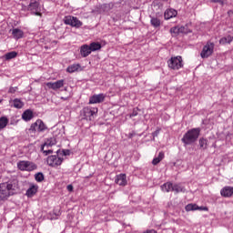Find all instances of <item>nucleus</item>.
Here are the masks:
<instances>
[{
	"label": "nucleus",
	"instance_id": "1",
	"mask_svg": "<svg viewBox=\"0 0 233 233\" xmlns=\"http://www.w3.org/2000/svg\"><path fill=\"white\" fill-rule=\"evenodd\" d=\"M19 190L17 181H8L0 184V201H6L10 196H14Z\"/></svg>",
	"mask_w": 233,
	"mask_h": 233
},
{
	"label": "nucleus",
	"instance_id": "2",
	"mask_svg": "<svg viewBox=\"0 0 233 233\" xmlns=\"http://www.w3.org/2000/svg\"><path fill=\"white\" fill-rule=\"evenodd\" d=\"M199 134H201V129L192 128L185 133L181 138V141L184 143V145H192L198 141Z\"/></svg>",
	"mask_w": 233,
	"mask_h": 233
},
{
	"label": "nucleus",
	"instance_id": "3",
	"mask_svg": "<svg viewBox=\"0 0 233 233\" xmlns=\"http://www.w3.org/2000/svg\"><path fill=\"white\" fill-rule=\"evenodd\" d=\"M167 64L172 70H179V68H183V58L181 56L171 57Z\"/></svg>",
	"mask_w": 233,
	"mask_h": 233
},
{
	"label": "nucleus",
	"instance_id": "4",
	"mask_svg": "<svg viewBox=\"0 0 233 233\" xmlns=\"http://www.w3.org/2000/svg\"><path fill=\"white\" fill-rule=\"evenodd\" d=\"M17 167L22 171L25 170L27 172H32V170H35V168H37V166L34 162L23 160L17 163Z\"/></svg>",
	"mask_w": 233,
	"mask_h": 233
},
{
	"label": "nucleus",
	"instance_id": "5",
	"mask_svg": "<svg viewBox=\"0 0 233 233\" xmlns=\"http://www.w3.org/2000/svg\"><path fill=\"white\" fill-rule=\"evenodd\" d=\"M96 114H97V108L96 107H84L80 113L84 119H89V121H92V117H94Z\"/></svg>",
	"mask_w": 233,
	"mask_h": 233
},
{
	"label": "nucleus",
	"instance_id": "6",
	"mask_svg": "<svg viewBox=\"0 0 233 233\" xmlns=\"http://www.w3.org/2000/svg\"><path fill=\"white\" fill-rule=\"evenodd\" d=\"M211 54H214V43L208 42L207 45L203 47L200 56L203 59H205L207 57H210Z\"/></svg>",
	"mask_w": 233,
	"mask_h": 233
},
{
	"label": "nucleus",
	"instance_id": "7",
	"mask_svg": "<svg viewBox=\"0 0 233 233\" xmlns=\"http://www.w3.org/2000/svg\"><path fill=\"white\" fill-rule=\"evenodd\" d=\"M56 138L51 137L48 138L45 144L42 146L41 150L43 151L44 156H48V154H53V150L52 149H46L48 148V147H54V145H56Z\"/></svg>",
	"mask_w": 233,
	"mask_h": 233
},
{
	"label": "nucleus",
	"instance_id": "8",
	"mask_svg": "<svg viewBox=\"0 0 233 233\" xmlns=\"http://www.w3.org/2000/svg\"><path fill=\"white\" fill-rule=\"evenodd\" d=\"M65 25H70V26H75L76 28H79V26H83V23L77 19V17L74 16H66L64 18Z\"/></svg>",
	"mask_w": 233,
	"mask_h": 233
},
{
	"label": "nucleus",
	"instance_id": "9",
	"mask_svg": "<svg viewBox=\"0 0 233 233\" xmlns=\"http://www.w3.org/2000/svg\"><path fill=\"white\" fill-rule=\"evenodd\" d=\"M47 165H49V167H59L61 166V164L63 163V158L57 157V156H49L47 157Z\"/></svg>",
	"mask_w": 233,
	"mask_h": 233
},
{
	"label": "nucleus",
	"instance_id": "10",
	"mask_svg": "<svg viewBox=\"0 0 233 233\" xmlns=\"http://www.w3.org/2000/svg\"><path fill=\"white\" fill-rule=\"evenodd\" d=\"M46 86L51 90H59V88H63L65 86V80L61 79L56 82H47Z\"/></svg>",
	"mask_w": 233,
	"mask_h": 233
},
{
	"label": "nucleus",
	"instance_id": "11",
	"mask_svg": "<svg viewBox=\"0 0 233 233\" xmlns=\"http://www.w3.org/2000/svg\"><path fill=\"white\" fill-rule=\"evenodd\" d=\"M106 96L104 94L94 95L89 98V105H96L97 103H103Z\"/></svg>",
	"mask_w": 233,
	"mask_h": 233
},
{
	"label": "nucleus",
	"instance_id": "12",
	"mask_svg": "<svg viewBox=\"0 0 233 233\" xmlns=\"http://www.w3.org/2000/svg\"><path fill=\"white\" fill-rule=\"evenodd\" d=\"M28 10L34 12L35 15H41V13H39V2L37 1L31 2L28 5Z\"/></svg>",
	"mask_w": 233,
	"mask_h": 233
},
{
	"label": "nucleus",
	"instance_id": "13",
	"mask_svg": "<svg viewBox=\"0 0 233 233\" xmlns=\"http://www.w3.org/2000/svg\"><path fill=\"white\" fill-rule=\"evenodd\" d=\"M14 39H23V37L25 36V32H23V30L19 29V28H13L10 30Z\"/></svg>",
	"mask_w": 233,
	"mask_h": 233
},
{
	"label": "nucleus",
	"instance_id": "14",
	"mask_svg": "<svg viewBox=\"0 0 233 233\" xmlns=\"http://www.w3.org/2000/svg\"><path fill=\"white\" fill-rule=\"evenodd\" d=\"M185 208L187 212H190L192 210H208V208L198 207L197 204H187Z\"/></svg>",
	"mask_w": 233,
	"mask_h": 233
},
{
	"label": "nucleus",
	"instance_id": "15",
	"mask_svg": "<svg viewBox=\"0 0 233 233\" xmlns=\"http://www.w3.org/2000/svg\"><path fill=\"white\" fill-rule=\"evenodd\" d=\"M80 54H81L82 57H88V56L92 54V50L90 49V46L83 45L80 47Z\"/></svg>",
	"mask_w": 233,
	"mask_h": 233
},
{
	"label": "nucleus",
	"instance_id": "16",
	"mask_svg": "<svg viewBox=\"0 0 233 233\" xmlns=\"http://www.w3.org/2000/svg\"><path fill=\"white\" fill-rule=\"evenodd\" d=\"M115 182L116 183V185H119L120 187H125L127 185V175H117Z\"/></svg>",
	"mask_w": 233,
	"mask_h": 233
},
{
	"label": "nucleus",
	"instance_id": "17",
	"mask_svg": "<svg viewBox=\"0 0 233 233\" xmlns=\"http://www.w3.org/2000/svg\"><path fill=\"white\" fill-rule=\"evenodd\" d=\"M220 194L223 198H232L233 187H225L221 189Z\"/></svg>",
	"mask_w": 233,
	"mask_h": 233
},
{
	"label": "nucleus",
	"instance_id": "18",
	"mask_svg": "<svg viewBox=\"0 0 233 233\" xmlns=\"http://www.w3.org/2000/svg\"><path fill=\"white\" fill-rule=\"evenodd\" d=\"M176 15H177V11H176V9H172V8L166 10L164 13V17L167 20L172 19V17H176Z\"/></svg>",
	"mask_w": 233,
	"mask_h": 233
},
{
	"label": "nucleus",
	"instance_id": "19",
	"mask_svg": "<svg viewBox=\"0 0 233 233\" xmlns=\"http://www.w3.org/2000/svg\"><path fill=\"white\" fill-rule=\"evenodd\" d=\"M33 118H34V113L30 109L25 110L22 114V119H24V121H30Z\"/></svg>",
	"mask_w": 233,
	"mask_h": 233
},
{
	"label": "nucleus",
	"instance_id": "20",
	"mask_svg": "<svg viewBox=\"0 0 233 233\" xmlns=\"http://www.w3.org/2000/svg\"><path fill=\"white\" fill-rule=\"evenodd\" d=\"M37 186L35 185H33L31 186L27 190H26V193H25V196H27V198H32L34 196H35V194H37Z\"/></svg>",
	"mask_w": 233,
	"mask_h": 233
},
{
	"label": "nucleus",
	"instance_id": "21",
	"mask_svg": "<svg viewBox=\"0 0 233 233\" xmlns=\"http://www.w3.org/2000/svg\"><path fill=\"white\" fill-rule=\"evenodd\" d=\"M232 41H233V36L230 35H228L220 38L219 45H230Z\"/></svg>",
	"mask_w": 233,
	"mask_h": 233
},
{
	"label": "nucleus",
	"instance_id": "22",
	"mask_svg": "<svg viewBox=\"0 0 233 233\" xmlns=\"http://www.w3.org/2000/svg\"><path fill=\"white\" fill-rule=\"evenodd\" d=\"M36 127L37 132H45V130H46V126L41 119L36 120Z\"/></svg>",
	"mask_w": 233,
	"mask_h": 233
},
{
	"label": "nucleus",
	"instance_id": "23",
	"mask_svg": "<svg viewBox=\"0 0 233 233\" xmlns=\"http://www.w3.org/2000/svg\"><path fill=\"white\" fill-rule=\"evenodd\" d=\"M81 68V66L79 64H73L67 67V72L69 74H74V72H77Z\"/></svg>",
	"mask_w": 233,
	"mask_h": 233
},
{
	"label": "nucleus",
	"instance_id": "24",
	"mask_svg": "<svg viewBox=\"0 0 233 233\" xmlns=\"http://www.w3.org/2000/svg\"><path fill=\"white\" fill-rule=\"evenodd\" d=\"M89 48L91 52H97V50H101V44L99 42H93L89 45Z\"/></svg>",
	"mask_w": 233,
	"mask_h": 233
},
{
	"label": "nucleus",
	"instance_id": "25",
	"mask_svg": "<svg viewBox=\"0 0 233 233\" xmlns=\"http://www.w3.org/2000/svg\"><path fill=\"white\" fill-rule=\"evenodd\" d=\"M173 186L174 184L173 183H170V182H167L165 183L161 188L164 192H172L173 190Z\"/></svg>",
	"mask_w": 233,
	"mask_h": 233
},
{
	"label": "nucleus",
	"instance_id": "26",
	"mask_svg": "<svg viewBox=\"0 0 233 233\" xmlns=\"http://www.w3.org/2000/svg\"><path fill=\"white\" fill-rule=\"evenodd\" d=\"M164 157H165V153L159 152L158 156L153 159L152 164L158 165V163H161V161H163Z\"/></svg>",
	"mask_w": 233,
	"mask_h": 233
},
{
	"label": "nucleus",
	"instance_id": "27",
	"mask_svg": "<svg viewBox=\"0 0 233 233\" xmlns=\"http://www.w3.org/2000/svg\"><path fill=\"white\" fill-rule=\"evenodd\" d=\"M5 61H10V59H15L17 57V52L12 51L4 56Z\"/></svg>",
	"mask_w": 233,
	"mask_h": 233
},
{
	"label": "nucleus",
	"instance_id": "28",
	"mask_svg": "<svg viewBox=\"0 0 233 233\" xmlns=\"http://www.w3.org/2000/svg\"><path fill=\"white\" fill-rule=\"evenodd\" d=\"M150 23L154 28H158V26H161V20L157 17H151Z\"/></svg>",
	"mask_w": 233,
	"mask_h": 233
},
{
	"label": "nucleus",
	"instance_id": "29",
	"mask_svg": "<svg viewBox=\"0 0 233 233\" xmlns=\"http://www.w3.org/2000/svg\"><path fill=\"white\" fill-rule=\"evenodd\" d=\"M12 104L15 108H21L22 106H25V103H23L19 98L14 99Z\"/></svg>",
	"mask_w": 233,
	"mask_h": 233
},
{
	"label": "nucleus",
	"instance_id": "30",
	"mask_svg": "<svg viewBox=\"0 0 233 233\" xmlns=\"http://www.w3.org/2000/svg\"><path fill=\"white\" fill-rule=\"evenodd\" d=\"M7 125H8V118L6 116L0 117V130H3V128H6Z\"/></svg>",
	"mask_w": 233,
	"mask_h": 233
},
{
	"label": "nucleus",
	"instance_id": "31",
	"mask_svg": "<svg viewBox=\"0 0 233 233\" xmlns=\"http://www.w3.org/2000/svg\"><path fill=\"white\" fill-rule=\"evenodd\" d=\"M208 143V140H207L205 138H200L199 139V147H200V148H202L203 150L207 149Z\"/></svg>",
	"mask_w": 233,
	"mask_h": 233
},
{
	"label": "nucleus",
	"instance_id": "32",
	"mask_svg": "<svg viewBox=\"0 0 233 233\" xmlns=\"http://www.w3.org/2000/svg\"><path fill=\"white\" fill-rule=\"evenodd\" d=\"M35 181H37L38 183H41V181H43L45 179V175H43V173H36L35 175Z\"/></svg>",
	"mask_w": 233,
	"mask_h": 233
},
{
	"label": "nucleus",
	"instance_id": "33",
	"mask_svg": "<svg viewBox=\"0 0 233 233\" xmlns=\"http://www.w3.org/2000/svg\"><path fill=\"white\" fill-rule=\"evenodd\" d=\"M172 192H177V194L179 192H183V187L180 185L175 184L173 185Z\"/></svg>",
	"mask_w": 233,
	"mask_h": 233
},
{
	"label": "nucleus",
	"instance_id": "34",
	"mask_svg": "<svg viewBox=\"0 0 233 233\" xmlns=\"http://www.w3.org/2000/svg\"><path fill=\"white\" fill-rule=\"evenodd\" d=\"M178 28L180 34H190V32H192L188 29L187 26H178Z\"/></svg>",
	"mask_w": 233,
	"mask_h": 233
},
{
	"label": "nucleus",
	"instance_id": "35",
	"mask_svg": "<svg viewBox=\"0 0 233 233\" xmlns=\"http://www.w3.org/2000/svg\"><path fill=\"white\" fill-rule=\"evenodd\" d=\"M29 132H37V124L36 122L35 123H33L29 128Z\"/></svg>",
	"mask_w": 233,
	"mask_h": 233
},
{
	"label": "nucleus",
	"instance_id": "36",
	"mask_svg": "<svg viewBox=\"0 0 233 233\" xmlns=\"http://www.w3.org/2000/svg\"><path fill=\"white\" fill-rule=\"evenodd\" d=\"M170 33H171V34H175V35L180 34V33H179V26L172 27V28L170 29Z\"/></svg>",
	"mask_w": 233,
	"mask_h": 233
},
{
	"label": "nucleus",
	"instance_id": "37",
	"mask_svg": "<svg viewBox=\"0 0 233 233\" xmlns=\"http://www.w3.org/2000/svg\"><path fill=\"white\" fill-rule=\"evenodd\" d=\"M18 90V87L17 86H15V87H10L9 90H8V94H15Z\"/></svg>",
	"mask_w": 233,
	"mask_h": 233
},
{
	"label": "nucleus",
	"instance_id": "38",
	"mask_svg": "<svg viewBox=\"0 0 233 233\" xmlns=\"http://www.w3.org/2000/svg\"><path fill=\"white\" fill-rule=\"evenodd\" d=\"M211 3H218L221 6L225 5V2L223 0H211Z\"/></svg>",
	"mask_w": 233,
	"mask_h": 233
},
{
	"label": "nucleus",
	"instance_id": "39",
	"mask_svg": "<svg viewBox=\"0 0 233 233\" xmlns=\"http://www.w3.org/2000/svg\"><path fill=\"white\" fill-rule=\"evenodd\" d=\"M137 114V108H134L132 114L130 115V117H136Z\"/></svg>",
	"mask_w": 233,
	"mask_h": 233
},
{
	"label": "nucleus",
	"instance_id": "40",
	"mask_svg": "<svg viewBox=\"0 0 233 233\" xmlns=\"http://www.w3.org/2000/svg\"><path fill=\"white\" fill-rule=\"evenodd\" d=\"M67 190H68V192H72L74 190V186L68 185L67 186Z\"/></svg>",
	"mask_w": 233,
	"mask_h": 233
},
{
	"label": "nucleus",
	"instance_id": "41",
	"mask_svg": "<svg viewBox=\"0 0 233 233\" xmlns=\"http://www.w3.org/2000/svg\"><path fill=\"white\" fill-rule=\"evenodd\" d=\"M63 154H64L65 156H70V150L66 149V150L63 151Z\"/></svg>",
	"mask_w": 233,
	"mask_h": 233
},
{
	"label": "nucleus",
	"instance_id": "42",
	"mask_svg": "<svg viewBox=\"0 0 233 233\" xmlns=\"http://www.w3.org/2000/svg\"><path fill=\"white\" fill-rule=\"evenodd\" d=\"M134 136H136V133H129V134L127 135V137H128L129 139H132V138L134 137Z\"/></svg>",
	"mask_w": 233,
	"mask_h": 233
},
{
	"label": "nucleus",
	"instance_id": "43",
	"mask_svg": "<svg viewBox=\"0 0 233 233\" xmlns=\"http://www.w3.org/2000/svg\"><path fill=\"white\" fill-rule=\"evenodd\" d=\"M158 135H159V130H157L153 133V137H157Z\"/></svg>",
	"mask_w": 233,
	"mask_h": 233
},
{
	"label": "nucleus",
	"instance_id": "44",
	"mask_svg": "<svg viewBox=\"0 0 233 233\" xmlns=\"http://www.w3.org/2000/svg\"><path fill=\"white\" fill-rule=\"evenodd\" d=\"M233 15V11L232 10H229V11H228V15Z\"/></svg>",
	"mask_w": 233,
	"mask_h": 233
},
{
	"label": "nucleus",
	"instance_id": "45",
	"mask_svg": "<svg viewBox=\"0 0 233 233\" xmlns=\"http://www.w3.org/2000/svg\"><path fill=\"white\" fill-rule=\"evenodd\" d=\"M108 6H110V5H108V4H105V5H103L104 8H108Z\"/></svg>",
	"mask_w": 233,
	"mask_h": 233
}]
</instances>
